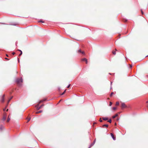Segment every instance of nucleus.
Masks as SVG:
<instances>
[{"label":"nucleus","instance_id":"nucleus-1","mask_svg":"<svg viewBox=\"0 0 148 148\" xmlns=\"http://www.w3.org/2000/svg\"><path fill=\"white\" fill-rule=\"evenodd\" d=\"M15 82L17 84H19L20 82H23V79L22 78H17L15 80Z\"/></svg>","mask_w":148,"mask_h":148},{"label":"nucleus","instance_id":"nucleus-2","mask_svg":"<svg viewBox=\"0 0 148 148\" xmlns=\"http://www.w3.org/2000/svg\"><path fill=\"white\" fill-rule=\"evenodd\" d=\"M39 103H38L36 106V108L38 110L40 109V108H41L42 106H44V104H42L41 105L40 107H38L39 105Z\"/></svg>","mask_w":148,"mask_h":148},{"label":"nucleus","instance_id":"nucleus-3","mask_svg":"<svg viewBox=\"0 0 148 148\" xmlns=\"http://www.w3.org/2000/svg\"><path fill=\"white\" fill-rule=\"evenodd\" d=\"M4 97H5V95H4L1 97V101L2 103H3L4 101Z\"/></svg>","mask_w":148,"mask_h":148},{"label":"nucleus","instance_id":"nucleus-4","mask_svg":"<svg viewBox=\"0 0 148 148\" xmlns=\"http://www.w3.org/2000/svg\"><path fill=\"white\" fill-rule=\"evenodd\" d=\"M121 107L122 108H125L127 107V106L124 103H121Z\"/></svg>","mask_w":148,"mask_h":148},{"label":"nucleus","instance_id":"nucleus-5","mask_svg":"<svg viewBox=\"0 0 148 148\" xmlns=\"http://www.w3.org/2000/svg\"><path fill=\"white\" fill-rule=\"evenodd\" d=\"M82 61L83 62H85L86 64H87L88 61L85 58H83L82 59Z\"/></svg>","mask_w":148,"mask_h":148},{"label":"nucleus","instance_id":"nucleus-6","mask_svg":"<svg viewBox=\"0 0 148 148\" xmlns=\"http://www.w3.org/2000/svg\"><path fill=\"white\" fill-rule=\"evenodd\" d=\"M111 137L112 139H113V140H116V137L114 136L113 134L112 133H111Z\"/></svg>","mask_w":148,"mask_h":148},{"label":"nucleus","instance_id":"nucleus-7","mask_svg":"<svg viewBox=\"0 0 148 148\" xmlns=\"http://www.w3.org/2000/svg\"><path fill=\"white\" fill-rule=\"evenodd\" d=\"M6 114H5V115H4V116H3V118L2 120L3 121H4L5 120V119H6Z\"/></svg>","mask_w":148,"mask_h":148},{"label":"nucleus","instance_id":"nucleus-8","mask_svg":"<svg viewBox=\"0 0 148 148\" xmlns=\"http://www.w3.org/2000/svg\"><path fill=\"white\" fill-rule=\"evenodd\" d=\"M46 100V99H44L43 100H41L38 103H39V104L40 103L42 102H43L45 101Z\"/></svg>","mask_w":148,"mask_h":148},{"label":"nucleus","instance_id":"nucleus-9","mask_svg":"<svg viewBox=\"0 0 148 148\" xmlns=\"http://www.w3.org/2000/svg\"><path fill=\"white\" fill-rule=\"evenodd\" d=\"M78 52L79 53H81L82 54H84V51H82L80 49H79L78 51Z\"/></svg>","mask_w":148,"mask_h":148},{"label":"nucleus","instance_id":"nucleus-10","mask_svg":"<svg viewBox=\"0 0 148 148\" xmlns=\"http://www.w3.org/2000/svg\"><path fill=\"white\" fill-rule=\"evenodd\" d=\"M42 112V110H40L39 111H38V112H36V114H39L41 112Z\"/></svg>","mask_w":148,"mask_h":148},{"label":"nucleus","instance_id":"nucleus-11","mask_svg":"<svg viewBox=\"0 0 148 148\" xmlns=\"http://www.w3.org/2000/svg\"><path fill=\"white\" fill-rule=\"evenodd\" d=\"M13 97H12L9 100H8V102H7V104H8V103H9L10 100L12 99Z\"/></svg>","mask_w":148,"mask_h":148},{"label":"nucleus","instance_id":"nucleus-12","mask_svg":"<svg viewBox=\"0 0 148 148\" xmlns=\"http://www.w3.org/2000/svg\"><path fill=\"white\" fill-rule=\"evenodd\" d=\"M102 119L103 120L106 121L108 119V118L107 117H103Z\"/></svg>","mask_w":148,"mask_h":148},{"label":"nucleus","instance_id":"nucleus-13","mask_svg":"<svg viewBox=\"0 0 148 148\" xmlns=\"http://www.w3.org/2000/svg\"><path fill=\"white\" fill-rule=\"evenodd\" d=\"M118 116V114H116L115 115H114L112 116V118H114V119L115 118V117H116Z\"/></svg>","mask_w":148,"mask_h":148},{"label":"nucleus","instance_id":"nucleus-14","mask_svg":"<svg viewBox=\"0 0 148 148\" xmlns=\"http://www.w3.org/2000/svg\"><path fill=\"white\" fill-rule=\"evenodd\" d=\"M3 127L2 125H0V130H2L3 129Z\"/></svg>","mask_w":148,"mask_h":148},{"label":"nucleus","instance_id":"nucleus-15","mask_svg":"<svg viewBox=\"0 0 148 148\" xmlns=\"http://www.w3.org/2000/svg\"><path fill=\"white\" fill-rule=\"evenodd\" d=\"M93 145V144H92V143L90 145V146H89V147L88 148H90V147H92Z\"/></svg>","mask_w":148,"mask_h":148},{"label":"nucleus","instance_id":"nucleus-16","mask_svg":"<svg viewBox=\"0 0 148 148\" xmlns=\"http://www.w3.org/2000/svg\"><path fill=\"white\" fill-rule=\"evenodd\" d=\"M103 127L105 126V127H108V125H107V124L104 125H103Z\"/></svg>","mask_w":148,"mask_h":148},{"label":"nucleus","instance_id":"nucleus-17","mask_svg":"<svg viewBox=\"0 0 148 148\" xmlns=\"http://www.w3.org/2000/svg\"><path fill=\"white\" fill-rule=\"evenodd\" d=\"M10 118H9V117H8L7 120V122H8L10 121Z\"/></svg>","mask_w":148,"mask_h":148},{"label":"nucleus","instance_id":"nucleus-18","mask_svg":"<svg viewBox=\"0 0 148 148\" xmlns=\"http://www.w3.org/2000/svg\"><path fill=\"white\" fill-rule=\"evenodd\" d=\"M66 90H65L64 91V92L61 94V95H63V94H64V93H65L66 91Z\"/></svg>","mask_w":148,"mask_h":148},{"label":"nucleus","instance_id":"nucleus-19","mask_svg":"<svg viewBox=\"0 0 148 148\" xmlns=\"http://www.w3.org/2000/svg\"><path fill=\"white\" fill-rule=\"evenodd\" d=\"M108 122L111 123L112 122V120L110 119L108 121Z\"/></svg>","mask_w":148,"mask_h":148},{"label":"nucleus","instance_id":"nucleus-20","mask_svg":"<svg viewBox=\"0 0 148 148\" xmlns=\"http://www.w3.org/2000/svg\"><path fill=\"white\" fill-rule=\"evenodd\" d=\"M119 102H116V105H119Z\"/></svg>","mask_w":148,"mask_h":148},{"label":"nucleus","instance_id":"nucleus-21","mask_svg":"<svg viewBox=\"0 0 148 148\" xmlns=\"http://www.w3.org/2000/svg\"><path fill=\"white\" fill-rule=\"evenodd\" d=\"M38 22H42V23H44V21L42 20H40V21H39Z\"/></svg>","mask_w":148,"mask_h":148},{"label":"nucleus","instance_id":"nucleus-22","mask_svg":"<svg viewBox=\"0 0 148 148\" xmlns=\"http://www.w3.org/2000/svg\"><path fill=\"white\" fill-rule=\"evenodd\" d=\"M112 102H110V104H109V106H111L112 105Z\"/></svg>","mask_w":148,"mask_h":148},{"label":"nucleus","instance_id":"nucleus-23","mask_svg":"<svg viewBox=\"0 0 148 148\" xmlns=\"http://www.w3.org/2000/svg\"><path fill=\"white\" fill-rule=\"evenodd\" d=\"M112 53L113 54L115 55L116 54V52L115 51H113Z\"/></svg>","mask_w":148,"mask_h":148},{"label":"nucleus","instance_id":"nucleus-24","mask_svg":"<svg viewBox=\"0 0 148 148\" xmlns=\"http://www.w3.org/2000/svg\"><path fill=\"white\" fill-rule=\"evenodd\" d=\"M132 65H130V66H129V68H130V69H131L132 67Z\"/></svg>","mask_w":148,"mask_h":148},{"label":"nucleus","instance_id":"nucleus-25","mask_svg":"<svg viewBox=\"0 0 148 148\" xmlns=\"http://www.w3.org/2000/svg\"><path fill=\"white\" fill-rule=\"evenodd\" d=\"M95 140H94V141L92 143V144H93V145H94V144L95 143Z\"/></svg>","mask_w":148,"mask_h":148},{"label":"nucleus","instance_id":"nucleus-26","mask_svg":"<svg viewBox=\"0 0 148 148\" xmlns=\"http://www.w3.org/2000/svg\"><path fill=\"white\" fill-rule=\"evenodd\" d=\"M95 140H94V141L92 143V144H93V145H94V144L95 143Z\"/></svg>","mask_w":148,"mask_h":148},{"label":"nucleus","instance_id":"nucleus-27","mask_svg":"<svg viewBox=\"0 0 148 148\" xmlns=\"http://www.w3.org/2000/svg\"><path fill=\"white\" fill-rule=\"evenodd\" d=\"M95 140H94V141L92 143V144H93V145H94V144L95 143Z\"/></svg>","mask_w":148,"mask_h":148},{"label":"nucleus","instance_id":"nucleus-28","mask_svg":"<svg viewBox=\"0 0 148 148\" xmlns=\"http://www.w3.org/2000/svg\"><path fill=\"white\" fill-rule=\"evenodd\" d=\"M99 121H100V122H102V121H102V120H101V118H100V119Z\"/></svg>","mask_w":148,"mask_h":148},{"label":"nucleus","instance_id":"nucleus-29","mask_svg":"<svg viewBox=\"0 0 148 148\" xmlns=\"http://www.w3.org/2000/svg\"><path fill=\"white\" fill-rule=\"evenodd\" d=\"M116 107H113V109L114 110H116Z\"/></svg>","mask_w":148,"mask_h":148},{"label":"nucleus","instance_id":"nucleus-30","mask_svg":"<svg viewBox=\"0 0 148 148\" xmlns=\"http://www.w3.org/2000/svg\"><path fill=\"white\" fill-rule=\"evenodd\" d=\"M30 119H31V118H29L28 119V121H27V122H28L29 121H30Z\"/></svg>","mask_w":148,"mask_h":148},{"label":"nucleus","instance_id":"nucleus-31","mask_svg":"<svg viewBox=\"0 0 148 148\" xmlns=\"http://www.w3.org/2000/svg\"><path fill=\"white\" fill-rule=\"evenodd\" d=\"M141 13H142V14H143V12L142 11V9L141 10Z\"/></svg>","mask_w":148,"mask_h":148},{"label":"nucleus","instance_id":"nucleus-32","mask_svg":"<svg viewBox=\"0 0 148 148\" xmlns=\"http://www.w3.org/2000/svg\"><path fill=\"white\" fill-rule=\"evenodd\" d=\"M113 94V92H112L111 93V94H110V96H112V95Z\"/></svg>","mask_w":148,"mask_h":148},{"label":"nucleus","instance_id":"nucleus-33","mask_svg":"<svg viewBox=\"0 0 148 148\" xmlns=\"http://www.w3.org/2000/svg\"><path fill=\"white\" fill-rule=\"evenodd\" d=\"M22 52L21 51V52L20 54H19V56H20L21 55H22Z\"/></svg>","mask_w":148,"mask_h":148},{"label":"nucleus","instance_id":"nucleus-34","mask_svg":"<svg viewBox=\"0 0 148 148\" xmlns=\"http://www.w3.org/2000/svg\"><path fill=\"white\" fill-rule=\"evenodd\" d=\"M70 84L69 85L67 86V88H69L70 87Z\"/></svg>","mask_w":148,"mask_h":148},{"label":"nucleus","instance_id":"nucleus-35","mask_svg":"<svg viewBox=\"0 0 148 148\" xmlns=\"http://www.w3.org/2000/svg\"><path fill=\"white\" fill-rule=\"evenodd\" d=\"M6 110V108H5L3 109L4 111H5Z\"/></svg>","mask_w":148,"mask_h":148},{"label":"nucleus","instance_id":"nucleus-36","mask_svg":"<svg viewBox=\"0 0 148 148\" xmlns=\"http://www.w3.org/2000/svg\"><path fill=\"white\" fill-rule=\"evenodd\" d=\"M112 82H111V83H110V85H111H111H112Z\"/></svg>","mask_w":148,"mask_h":148},{"label":"nucleus","instance_id":"nucleus-37","mask_svg":"<svg viewBox=\"0 0 148 148\" xmlns=\"http://www.w3.org/2000/svg\"><path fill=\"white\" fill-rule=\"evenodd\" d=\"M18 51H20V52H21V51H22L21 50H18Z\"/></svg>","mask_w":148,"mask_h":148},{"label":"nucleus","instance_id":"nucleus-38","mask_svg":"<svg viewBox=\"0 0 148 148\" xmlns=\"http://www.w3.org/2000/svg\"><path fill=\"white\" fill-rule=\"evenodd\" d=\"M14 54H15V53L14 52H13V53H12V54L13 55H14Z\"/></svg>","mask_w":148,"mask_h":148},{"label":"nucleus","instance_id":"nucleus-39","mask_svg":"<svg viewBox=\"0 0 148 148\" xmlns=\"http://www.w3.org/2000/svg\"><path fill=\"white\" fill-rule=\"evenodd\" d=\"M12 25H15V24H12Z\"/></svg>","mask_w":148,"mask_h":148},{"label":"nucleus","instance_id":"nucleus-40","mask_svg":"<svg viewBox=\"0 0 148 148\" xmlns=\"http://www.w3.org/2000/svg\"><path fill=\"white\" fill-rule=\"evenodd\" d=\"M112 87H110V89H112Z\"/></svg>","mask_w":148,"mask_h":148},{"label":"nucleus","instance_id":"nucleus-41","mask_svg":"<svg viewBox=\"0 0 148 148\" xmlns=\"http://www.w3.org/2000/svg\"><path fill=\"white\" fill-rule=\"evenodd\" d=\"M147 103H148V101L146 102Z\"/></svg>","mask_w":148,"mask_h":148},{"label":"nucleus","instance_id":"nucleus-42","mask_svg":"<svg viewBox=\"0 0 148 148\" xmlns=\"http://www.w3.org/2000/svg\"><path fill=\"white\" fill-rule=\"evenodd\" d=\"M8 109H7V111H8Z\"/></svg>","mask_w":148,"mask_h":148},{"label":"nucleus","instance_id":"nucleus-43","mask_svg":"<svg viewBox=\"0 0 148 148\" xmlns=\"http://www.w3.org/2000/svg\"><path fill=\"white\" fill-rule=\"evenodd\" d=\"M109 74L110 75H111V74L110 73H109Z\"/></svg>","mask_w":148,"mask_h":148},{"label":"nucleus","instance_id":"nucleus-44","mask_svg":"<svg viewBox=\"0 0 148 148\" xmlns=\"http://www.w3.org/2000/svg\"><path fill=\"white\" fill-rule=\"evenodd\" d=\"M5 59H7V58H5Z\"/></svg>","mask_w":148,"mask_h":148},{"label":"nucleus","instance_id":"nucleus-45","mask_svg":"<svg viewBox=\"0 0 148 148\" xmlns=\"http://www.w3.org/2000/svg\"><path fill=\"white\" fill-rule=\"evenodd\" d=\"M6 56H8V55H6Z\"/></svg>","mask_w":148,"mask_h":148},{"label":"nucleus","instance_id":"nucleus-46","mask_svg":"<svg viewBox=\"0 0 148 148\" xmlns=\"http://www.w3.org/2000/svg\"><path fill=\"white\" fill-rule=\"evenodd\" d=\"M147 77H148V75H147Z\"/></svg>","mask_w":148,"mask_h":148}]
</instances>
